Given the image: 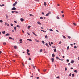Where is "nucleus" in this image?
<instances>
[{
	"mask_svg": "<svg viewBox=\"0 0 79 79\" xmlns=\"http://www.w3.org/2000/svg\"><path fill=\"white\" fill-rule=\"evenodd\" d=\"M51 13L50 12H49V13H48L46 15V16H48V15H50V14H51Z\"/></svg>",
	"mask_w": 79,
	"mask_h": 79,
	"instance_id": "f257e3e1",
	"label": "nucleus"
},
{
	"mask_svg": "<svg viewBox=\"0 0 79 79\" xmlns=\"http://www.w3.org/2000/svg\"><path fill=\"white\" fill-rule=\"evenodd\" d=\"M12 10H16V8L15 7H13L11 9Z\"/></svg>",
	"mask_w": 79,
	"mask_h": 79,
	"instance_id": "f03ea898",
	"label": "nucleus"
},
{
	"mask_svg": "<svg viewBox=\"0 0 79 79\" xmlns=\"http://www.w3.org/2000/svg\"><path fill=\"white\" fill-rule=\"evenodd\" d=\"M37 23L38 24H39V25H41V23H40V22L39 21H38L37 22Z\"/></svg>",
	"mask_w": 79,
	"mask_h": 79,
	"instance_id": "7ed1b4c3",
	"label": "nucleus"
},
{
	"mask_svg": "<svg viewBox=\"0 0 79 79\" xmlns=\"http://www.w3.org/2000/svg\"><path fill=\"white\" fill-rule=\"evenodd\" d=\"M51 61L52 62V63H53L54 62V58H51Z\"/></svg>",
	"mask_w": 79,
	"mask_h": 79,
	"instance_id": "20e7f679",
	"label": "nucleus"
},
{
	"mask_svg": "<svg viewBox=\"0 0 79 79\" xmlns=\"http://www.w3.org/2000/svg\"><path fill=\"white\" fill-rule=\"evenodd\" d=\"M20 20H21V21H22V22H23V21H24V19L22 18H21L20 19Z\"/></svg>",
	"mask_w": 79,
	"mask_h": 79,
	"instance_id": "39448f33",
	"label": "nucleus"
},
{
	"mask_svg": "<svg viewBox=\"0 0 79 79\" xmlns=\"http://www.w3.org/2000/svg\"><path fill=\"white\" fill-rule=\"evenodd\" d=\"M5 36H9L10 35V34L7 33L5 35Z\"/></svg>",
	"mask_w": 79,
	"mask_h": 79,
	"instance_id": "423d86ee",
	"label": "nucleus"
},
{
	"mask_svg": "<svg viewBox=\"0 0 79 79\" xmlns=\"http://www.w3.org/2000/svg\"><path fill=\"white\" fill-rule=\"evenodd\" d=\"M74 63V60H71V63Z\"/></svg>",
	"mask_w": 79,
	"mask_h": 79,
	"instance_id": "0eeeda50",
	"label": "nucleus"
},
{
	"mask_svg": "<svg viewBox=\"0 0 79 79\" xmlns=\"http://www.w3.org/2000/svg\"><path fill=\"white\" fill-rule=\"evenodd\" d=\"M27 40H29L30 42H32V40L30 39H27Z\"/></svg>",
	"mask_w": 79,
	"mask_h": 79,
	"instance_id": "6e6552de",
	"label": "nucleus"
},
{
	"mask_svg": "<svg viewBox=\"0 0 79 79\" xmlns=\"http://www.w3.org/2000/svg\"><path fill=\"white\" fill-rule=\"evenodd\" d=\"M46 46H47V47H49L48 44L47 43H46Z\"/></svg>",
	"mask_w": 79,
	"mask_h": 79,
	"instance_id": "1a4fd4ad",
	"label": "nucleus"
},
{
	"mask_svg": "<svg viewBox=\"0 0 79 79\" xmlns=\"http://www.w3.org/2000/svg\"><path fill=\"white\" fill-rule=\"evenodd\" d=\"M14 48L15 49H16L17 48V46H14Z\"/></svg>",
	"mask_w": 79,
	"mask_h": 79,
	"instance_id": "9d476101",
	"label": "nucleus"
},
{
	"mask_svg": "<svg viewBox=\"0 0 79 79\" xmlns=\"http://www.w3.org/2000/svg\"><path fill=\"white\" fill-rule=\"evenodd\" d=\"M16 27H18V28H20V27H21L20 26L18 25H17L16 26Z\"/></svg>",
	"mask_w": 79,
	"mask_h": 79,
	"instance_id": "9b49d317",
	"label": "nucleus"
},
{
	"mask_svg": "<svg viewBox=\"0 0 79 79\" xmlns=\"http://www.w3.org/2000/svg\"><path fill=\"white\" fill-rule=\"evenodd\" d=\"M27 53L28 55L29 56H30V53H29L28 52H27Z\"/></svg>",
	"mask_w": 79,
	"mask_h": 79,
	"instance_id": "f8f14e48",
	"label": "nucleus"
},
{
	"mask_svg": "<svg viewBox=\"0 0 79 79\" xmlns=\"http://www.w3.org/2000/svg\"><path fill=\"white\" fill-rule=\"evenodd\" d=\"M52 56L53 58H54V57H55V54H53L52 55Z\"/></svg>",
	"mask_w": 79,
	"mask_h": 79,
	"instance_id": "ddd939ff",
	"label": "nucleus"
},
{
	"mask_svg": "<svg viewBox=\"0 0 79 79\" xmlns=\"http://www.w3.org/2000/svg\"><path fill=\"white\" fill-rule=\"evenodd\" d=\"M15 6H16V4H15V3L13 4V6L14 7H15Z\"/></svg>",
	"mask_w": 79,
	"mask_h": 79,
	"instance_id": "4468645a",
	"label": "nucleus"
},
{
	"mask_svg": "<svg viewBox=\"0 0 79 79\" xmlns=\"http://www.w3.org/2000/svg\"><path fill=\"white\" fill-rule=\"evenodd\" d=\"M41 31H42V32H45V33L46 32V31L44 30H41Z\"/></svg>",
	"mask_w": 79,
	"mask_h": 79,
	"instance_id": "2eb2a0df",
	"label": "nucleus"
},
{
	"mask_svg": "<svg viewBox=\"0 0 79 79\" xmlns=\"http://www.w3.org/2000/svg\"><path fill=\"white\" fill-rule=\"evenodd\" d=\"M15 31H16V27H14Z\"/></svg>",
	"mask_w": 79,
	"mask_h": 79,
	"instance_id": "dca6fc26",
	"label": "nucleus"
},
{
	"mask_svg": "<svg viewBox=\"0 0 79 79\" xmlns=\"http://www.w3.org/2000/svg\"><path fill=\"white\" fill-rule=\"evenodd\" d=\"M0 6L2 7V6H5V5L4 4H2V5H0Z\"/></svg>",
	"mask_w": 79,
	"mask_h": 79,
	"instance_id": "f3484780",
	"label": "nucleus"
},
{
	"mask_svg": "<svg viewBox=\"0 0 79 79\" xmlns=\"http://www.w3.org/2000/svg\"><path fill=\"white\" fill-rule=\"evenodd\" d=\"M31 26H28V29H30V27H31Z\"/></svg>",
	"mask_w": 79,
	"mask_h": 79,
	"instance_id": "a211bd4d",
	"label": "nucleus"
},
{
	"mask_svg": "<svg viewBox=\"0 0 79 79\" xmlns=\"http://www.w3.org/2000/svg\"><path fill=\"white\" fill-rule=\"evenodd\" d=\"M41 52H42V49H41L40 51V53H41Z\"/></svg>",
	"mask_w": 79,
	"mask_h": 79,
	"instance_id": "6ab92c4d",
	"label": "nucleus"
},
{
	"mask_svg": "<svg viewBox=\"0 0 79 79\" xmlns=\"http://www.w3.org/2000/svg\"><path fill=\"white\" fill-rule=\"evenodd\" d=\"M72 77H74V74L73 73V74H72Z\"/></svg>",
	"mask_w": 79,
	"mask_h": 79,
	"instance_id": "aec40b11",
	"label": "nucleus"
},
{
	"mask_svg": "<svg viewBox=\"0 0 79 79\" xmlns=\"http://www.w3.org/2000/svg\"><path fill=\"white\" fill-rule=\"evenodd\" d=\"M44 6H46V5H47V3H46V2H44Z\"/></svg>",
	"mask_w": 79,
	"mask_h": 79,
	"instance_id": "412c9836",
	"label": "nucleus"
},
{
	"mask_svg": "<svg viewBox=\"0 0 79 79\" xmlns=\"http://www.w3.org/2000/svg\"><path fill=\"white\" fill-rule=\"evenodd\" d=\"M74 72L75 73H77V70H75L74 71Z\"/></svg>",
	"mask_w": 79,
	"mask_h": 79,
	"instance_id": "4be33fe9",
	"label": "nucleus"
},
{
	"mask_svg": "<svg viewBox=\"0 0 79 79\" xmlns=\"http://www.w3.org/2000/svg\"><path fill=\"white\" fill-rule=\"evenodd\" d=\"M49 31H52V32H53V30L51 29H49Z\"/></svg>",
	"mask_w": 79,
	"mask_h": 79,
	"instance_id": "5701e85b",
	"label": "nucleus"
},
{
	"mask_svg": "<svg viewBox=\"0 0 79 79\" xmlns=\"http://www.w3.org/2000/svg\"><path fill=\"white\" fill-rule=\"evenodd\" d=\"M69 47L68 46L67 47V50H69Z\"/></svg>",
	"mask_w": 79,
	"mask_h": 79,
	"instance_id": "b1692460",
	"label": "nucleus"
},
{
	"mask_svg": "<svg viewBox=\"0 0 79 79\" xmlns=\"http://www.w3.org/2000/svg\"><path fill=\"white\" fill-rule=\"evenodd\" d=\"M2 34H5V31H2Z\"/></svg>",
	"mask_w": 79,
	"mask_h": 79,
	"instance_id": "393cba45",
	"label": "nucleus"
},
{
	"mask_svg": "<svg viewBox=\"0 0 79 79\" xmlns=\"http://www.w3.org/2000/svg\"><path fill=\"white\" fill-rule=\"evenodd\" d=\"M42 42L43 44H45V42H44V41H42Z\"/></svg>",
	"mask_w": 79,
	"mask_h": 79,
	"instance_id": "a878e982",
	"label": "nucleus"
},
{
	"mask_svg": "<svg viewBox=\"0 0 79 79\" xmlns=\"http://www.w3.org/2000/svg\"><path fill=\"white\" fill-rule=\"evenodd\" d=\"M27 52H30V51L29 49H27Z\"/></svg>",
	"mask_w": 79,
	"mask_h": 79,
	"instance_id": "bb28decb",
	"label": "nucleus"
},
{
	"mask_svg": "<svg viewBox=\"0 0 79 79\" xmlns=\"http://www.w3.org/2000/svg\"><path fill=\"white\" fill-rule=\"evenodd\" d=\"M68 66H70V65H71V64H70V63H68Z\"/></svg>",
	"mask_w": 79,
	"mask_h": 79,
	"instance_id": "cd10ccee",
	"label": "nucleus"
},
{
	"mask_svg": "<svg viewBox=\"0 0 79 79\" xmlns=\"http://www.w3.org/2000/svg\"><path fill=\"white\" fill-rule=\"evenodd\" d=\"M56 18L58 19H60V17L58 16H57L56 17Z\"/></svg>",
	"mask_w": 79,
	"mask_h": 79,
	"instance_id": "c85d7f7f",
	"label": "nucleus"
},
{
	"mask_svg": "<svg viewBox=\"0 0 79 79\" xmlns=\"http://www.w3.org/2000/svg\"><path fill=\"white\" fill-rule=\"evenodd\" d=\"M73 25L74 26H76V23H73Z\"/></svg>",
	"mask_w": 79,
	"mask_h": 79,
	"instance_id": "c756f323",
	"label": "nucleus"
},
{
	"mask_svg": "<svg viewBox=\"0 0 79 79\" xmlns=\"http://www.w3.org/2000/svg\"><path fill=\"white\" fill-rule=\"evenodd\" d=\"M56 49H55L54 50V52H56Z\"/></svg>",
	"mask_w": 79,
	"mask_h": 79,
	"instance_id": "7c9ffc66",
	"label": "nucleus"
},
{
	"mask_svg": "<svg viewBox=\"0 0 79 79\" xmlns=\"http://www.w3.org/2000/svg\"><path fill=\"white\" fill-rule=\"evenodd\" d=\"M0 23H3V20H0Z\"/></svg>",
	"mask_w": 79,
	"mask_h": 79,
	"instance_id": "2f4dec72",
	"label": "nucleus"
},
{
	"mask_svg": "<svg viewBox=\"0 0 79 79\" xmlns=\"http://www.w3.org/2000/svg\"><path fill=\"white\" fill-rule=\"evenodd\" d=\"M46 71H47V69H44L43 70V71H44V72H45Z\"/></svg>",
	"mask_w": 79,
	"mask_h": 79,
	"instance_id": "473e14b6",
	"label": "nucleus"
},
{
	"mask_svg": "<svg viewBox=\"0 0 79 79\" xmlns=\"http://www.w3.org/2000/svg\"><path fill=\"white\" fill-rule=\"evenodd\" d=\"M3 44H4V45H6V43H5V42L3 43Z\"/></svg>",
	"mask_w": 79,
	"mask_h": 79,
	"instance_id": "72a5a7b5",
	"label": "nucleus"
},
{
	"mask_svg": "<svg viewBox=\"0 0 79 79\" xmlns=\"http://www.w3.org/2000/svg\"><path fill=\"white\" fill-rule=\"evenodd\" d=\"M9 38L10 39H12V38H11V37H9Z\"/></svg>",
	"mask_w": 79,
	"mask_h": 79,
	"instance_id": "f704fd0d",
	"label": "nucleus"
},
{
	"mask_svg": "<svg viewBox=\"0 0 79 79\" xmlns=\"http://www.w3.org/2000/svg\"><path fill=\"white\" fill-rule=\"evenodd\" d=\"M15 11H12L11 12V13H15Z\"/></svg>",
	"mask_w": 79,
	"mask_h": 79,
	"instance_id": "c9c22d12",
	"label": "nucleus"
},
{
	"mask_svg": "<svg viewBox=\"0 0 79 79\" xmlns=\"http://www.w3.org/2000/svg\"><path fill=\"white\" fill-rule=\"evenodd\" d=\"M14 22L15 23H17V22L15 20Z\"/></svg>",
	"mask_w": 79,
	"mask_h": 79,
	"instance_id": "e433bc0d",
	"label": "nucleus"
},
{
	"mask_svg": "<svg viewBox=\"0 0 79 79\" xmlns=\"http://www.w3.org/2000/svg\"><path fill=\"white\" fill-rule=\"evenodd\" d=\"M45 38L46 39H47V38H48V37H47V35H46V36H45Z\"/></svg>",
	"mask_w": 79,
	"mask_h": 79,
	"instance_id": "4c0bfd02",
	"label": "nucleus"
},
{
	"mask_svg": "<svg viewBox=\"0 0 79 79\" xmlns=\"http://www.w3.org/2000/svg\"><path fill=\"white\" fill-rule=\"evenodd\" d=\"M68 39H71V37L69 36H68Z\"/></svg>",
	"mask_w": 79,
	"mask_h": 79,
	"instance_id": "58836bf2",
	"label": "nucleus"
},
{
	"mask_svg": "<svg viewBox=\"0 0 79 79\" xmlns=\"http://www.w3.org/2000/svg\"><path fill=\"white\" fill-rule=\"evenodd\" d=\"M29 60L30 61H31V58H29Z\"/></svg>",
	"mask_w": 79,
	"mask_h": 79,
	"instance_id": "ea45409f",
	"label": "nucleus"
},
{
	"mask_svg": "<svg viewBox=\"0 0 79 79\" xmlns=\"http://www.w3.org/2000/svg\"><path fill=\"white\" fill-rule=\"evenodd\" d=\"M32 16V14H29V16Z\"/></svg>",
	"mask_w": 79,
	"mask_h": 79,
	"instance_id": "a19ab883",
	"label": "nucleus"
},
{
	"mask_svg": "<svg viewBox=\"0 0 79 79\" xmlns=\"http://www.w3.org/2000/svg\"><path fill=\"white\" fill-rule=\"evenodd\" d=\"M40 19H43V17H40Z\"/></svg>",
	"mask_w": 79,
	"mask_h": 79,
	"instance_id": "79ce46f5",
	"label": "nucleus"
},
{
	"mask_svg": "<svg viewBox=\"0 0 79 79\" xmlns=\"http://www.w3.org/2000/svg\"><path fill=\"white\" fill-rule=\"evenodd\" d=\"M62 17H64V15L63 14L62 15Z\"/></svg>",
	"mask_w": 79,
	"mask_h": 79,
	"instance_id": "37998d69",
	"label": "nucleus"
},
{
	"mask_svg": "<svg viewBox=\"0 0 79 79\" xmlns=\"http://www.w3.org/2000/svg\"><path fill=\"white\" fill-rule=\"evenodd\" d=\"M63 37L64 38V39H66V37H65L64 36H63Z\"/></svg>",
	"mask_w": 79,
	"mask_h": 79,
	"instance_id": "c03bdc74",
	"label": "nucleus"
},
{
	"mask_svg": "<svg viewBox=\"0 0 79 79\" xmlns=\"http://www.w3.org/2000/svg\"><path fill=\"white\" fill-rule=\"evenodd\" d=\"M15 3V4H17L18 2L17 1H16Z\"/></svg>",
	"mask_w": 79,
	"mask_h": 79,
	"instance_id": "a18cd8bd",
	"label": "nucleus"
},
{
	"mask_svg": "<svg viewBox=\"0 0 79 79\" xmlns=\"http://www.w3.org/2000/svg\"><path fill=\"white\" fill-rule=\"evenodd\" d=\"M5 25H7V24H7V23L6 22L5 23Z\"/></svg>",
	"mask_w": 79,
	"mask_h": 79,
	"instance_id": "49530a36",
	"label": "nucleus"
},
{
	"mask_svg": "<svg viewBox=\"0 0 79 79\" xmlns=\"http://www.w3.org/2000/svg\"><path fill=\"white\" fill-rule=\"evenodd\" d=\"M27 34L28 35H30V34L28 32H27Z\"/></svg>",
	"mask_w": 79,
	"mask_h": 79,
	"instance_id": "de8ad7c7",
	"label": "nucleus"
},
{
	"mask_svg": "<svg viewBox=\"0 0 79 79\" xmlns=\"http://www.w3.org/2000/svg\"><path fill=\"white\" fill-rule=\"evenodd\" d=\"M56 59H59H59H60V58H59V57H56Z\"/></svg>",
	"mask_w": 79,
	"mask_h": 79,
	"instance_id": "09e8293b",
	"label": "nucleus"
},
{
	"mask_svg": "<svg viewBox=\"0 0 79 79\" xmlns=\"http://www.w3.org/2000/svg\"><path fill=\"white\" fill-rule=\"evenodd\" d=\"M66 61L67 62H69V59H67Z\"/></svg>",
	"mask_w": 79,
	"mask_h": 79,
	"instance_id": "8fccbe9b",
	"label": "nucleus"
},
{
	"mask_svg": "<svg viewBox=\"0 0 79 79\" xmlns=\"http://www.w3.org/2000/svg\"><path fill=\"white\" fill-rule=\"evenodd\" d=\"M10 25H11V26H12V27L13 26V25L12 23H11Z\"/></svg>",
	"mask_w": 79,
	"mask_h": 79,
	"instance_id": "3c124183",
	"label": "nucleus"
},
{
	"mask_svg": "<svg viewBox=\"0 0 79 79\" xmlns=\"http://www.w3.org/2000/svg\"><path fill=\"white\" fill-rule=\"evenodd\" d=\"M32 34H34V35H35V33H34V32H33Z\"/></svg>",
	"mask_w": 79,
	"mask_h": 79,
	"instance_id": "603ef678",
	"label": "nucleus"
},
{
	"mask_svg": "<svg viewBox=\"0 0 79 79\" xmlns=\"http://www.w3.org/2000/svg\"><path fill=\"white\" fill-rule=\"evenodd\" d=\"M74 48H77V47H76V46H74Z\"/></svg>",
	"mask_w": 79,
	"mask_h": 79,
	"instance_id": "864d4df0",
	"label": "nucleus"
},
{
	"mask_svg": "<svg viewBox=\"0 0 79 79\" xmlns=\"http://www.w3.org/2000/svg\"><path fill=\"white\" fill-rule=\"evenodd\" d=\"M65 70L67 71V68L66 67L65 68Z\"/></svg>",
	"mask_w": 79,
	"mask_h": 79,
	"instance_id": "5fc2aeb1",
	"label": "nucleus"
},
{
	"mask_svg": "<svg viewBox=\"0 0 79 79\" xmlns=\"http://www.w3.org/2000/svg\"><path fill=\"white\" fill-rule=\"evenodd\" d=\"M22 65H23V66H24V64H23V63H22Z\"/></svg>",
	"mask_w": 79,
	"mask_h": 79,
	"instance_id": "6e6d98bb",
	"label": "nucleus"
},
{
	"mask_svg": "<svg viewBox=\"0 0 79 79\" xmlns=\"http://www.w3.org/2000/svg\"><path fill=\"white\" fill-rule=\"evenodd\" d=\"M51 45H53V42H51Z\"/></svg>",
	"mask_w": 79,
	"mask_h": 79,
	"instance_id": "4d7b16f0",
	"label": "nucleus"
},
{
	"mask_svg": "<svg viewBox=\"0 0 79 79\" xmlns=\"http://www.w3.org/2000/svg\"><path fill=\"white\" fill-rule=\"evenodd\" d=\"M61 43H62V42L61 41H60L59 42V44H61Z\"/></svg>",
	"mask_w": 79,
	"mask_h": 79,
	"instance_id": "13d9d810",
	"label": "nucleus"
},
{
	"mask_svg": "<svg viewBox=\"0 0 79 79\" xmlns=\"http://www.w3.org/2000/svg\"><path fill=\"white\" fill-rule=\"evenodd\" d=\"M41 13L42 15H44V13L43 12H42Z\"/></svg>",
	"mask_w": 79,
	"mask_h": 79,
	"instance_id": "bf43d9fd",
	"label": "nucleus"
},
{
	"mask_svg": "<svg viewBox=\"0 0 79 79\" xmlns=\"http://www.w3.org/2000/svg\"><path fill=\"white\" fill-rule=\"evenodd\" d=\"M59 60H61V61H63V59H59Z\"/></svg>",
	"mask_w": 79,
	"mask_h": 79,
	"instance_id": "052dcab7",
	"label": "nucleus"
},
{
	"mask_svg": "<svg viewBox=\"0 0 79 79\" xmlns=\"http://www.w3.org/2000/svg\"><path fill=\"white\" fill-rule=\"evenodd\" d=\"M19 41L20 42H22V40H21V39Z\"/></svg>",
	"mask_w": 79,
	"mask_h": 79,
	"instance_id": "680f3d73",
	"label": "nucleus"
},
{
	"mask_svg": "<svg viewBox=\"0 0 79 79\" xmlns=\"http://www.w3.org/2000/svg\"><path fill=\"white\" fill-rule=\"evenodd\" d=\"M71 73H70L69 74V76H71Z\"/></svg>",
	"mask_w": 79,
	"mask_h": 79,
	"instance_id": "e2e57ef3",
	"label": "nucleus"
},
{
	"mask_svg": "<svg viewBox=\"0 0 79 79\" xmlns=\"http://www.w3.org/2000/svg\"><path fill=\"white\" fill-rule=\"evenodd\" d=\"M64 57H65V56H63V58H64Z\"/></svg>",
	"mask_w": 79,
	"mask_h": 79,
	"instance_id": "0e129e2a",
	"label": "nucleus"
},
{
	"mask_svg": "<svg viewBox=\"0 0 79 79\" xmlns=\"http://www.w3.org/2000/svg\"><path fill=\"white\" fill-rule=\"evenodd\" d=\"M8 16H7V15H6V18H7V19H8L7 18H8Z\"/></svg>",
	"mask_w": 79,
	"mask_h": 79,
	"instance_id": "69168bd1",
	"label": "nucleus"
},
{
	"mask_svg": "<svg viewBox=\"0 0 79 79\" xmlns=\"http://www.w3.org/2000/svg\"><path fill=\"white\" fill-rule=\"evenodd\" d=\"M15 13H18V12L17 11H15Z\"/></svg>",
	"mask_w": 79,
	"mask_h": 79,
	"instance_id": "338daca9",
	"label": "nucleus"
},
{
	"mask_svg": "<svg viewBox=\"0 0 79 79\" xmlns=\"http://www.w3.org/2000/svg\"><path fill=\"white\" fill-rule=\"evenodd\" d=\"M39 77H36V78H37V79H39Z\"/></svg>",
	"mask_w": 79,
	"mask_h": 79,
	"instance_id": "774afa93",
	"label": "nucleus"
}]
</instances>
